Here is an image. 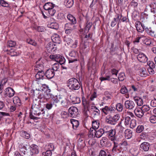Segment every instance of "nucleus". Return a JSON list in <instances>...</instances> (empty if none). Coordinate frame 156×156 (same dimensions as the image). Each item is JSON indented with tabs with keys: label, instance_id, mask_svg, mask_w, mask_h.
<instances>
[{
	"label": "nucleus",
	"instance_id": "obj_43",
	"mask_svg": "<svg viewBox=\"0 0 156 156\" xmlns=\"http://www.w3.org/2000/svg\"><path fill=\"white\" fill-rule=\"evenodd\" d=\"M132 17L133 20L135 21L138 20L139 18V13L136 11L133 12L132 13Z\"/></svg>",
	"mask_w": 156,
	"mask_h": 156
},
{
	"label": "nucleus",
	"instance_id": "obj_28",
	"mask_svg": "<svg viewBox=\"0 0 156 156\" xmlns=\"http://www.w3.org/2000/svg\"><path fill=\"white\" fill-rule=\"evenodd\" d=\"M141 22L139 21H136L135 23V26L137 30L140 33H142L144 30L141 25Z\"/></svg>",
	"mask_w": 156,
	"mask_h": 156
},
{
	"label": "nucleus",
	"instance_id": "obj_55",
	"mask_svg": "<svg viewBox=\"0 0 156 156\" xmlns=\"http://www.w3.org/2000/svg\"><path fill=\"white\" fill-rule=\"evenodd\" d=\"M121 124V122H120L118 123V125L116 126V127L117 128H119V132L120 133H123L124 131V129H125V128L122 126Z\"/></svg>",
	"mask_w": 156,
	"mask_h": 156
},
{
	"label": "nucleus",
	"instance_id": "obj_41",
	"mask_svg": "<svg viewBox=\"0 0 156 156\" xmlns=\"http://www.w3.org/2000/svg\"><path fill=\"white\" fill-rule=\"evenodd\" d=\"M68 19L70 22L71 23L76 24V20L75 18L71 14H69L67 16Z\"/></svg>",
	"mask_w": 156,
	"mask_h": 156
},
{
	"label": "nucleus",
	"instance_id": "obj_33",
	"mask_svg": "<svg viewBox=\"0 0 156 156\" xmlns=\"http://www.w3.org/2000/svg\"><path fill=\"white\" fill-rule=\"evenodd\" d=\"M54 5L51 2H48L45 4L44 6V8L46 11L51 9L54 8Z\"/></svg>",
	"mask_w": 156,
	"mask_h": 156
},
{
	"label": "nucleus",
	"instance_id": "obj_10",
	"mask_svg": "<svg viewBox=\"0 0 156 156\" xmlns=\"http://www.w3.org/2000/svg\"><path fill=\"white\" fill-rule=\"evenodd\" d=\"M70 23H66L64 26V29L65 30V33L67 34H70L72 33L73 30L75 29L74 24Z\"/></svg>",
	"mask_w": 156,
	"mask_h": 156
},
{
	"label": "nucleus",
	"instance_id": "obj_42",
	"mask_svg": "<svg viewBox=\"0 0 156 156\" xmlns=\"http://www.w3.org/2000/svg\"><path fill=\"white\" fill-rule=\"evenodd\" d=\"M141 26L143 27V28L144 30H145V31L146 30H147V29H148L149 28V22H141Z\"/></svg>",
	"mask_w": 156,
	"mask_h": 156
},
{
	"label": "nucleus",
	"instance_id": "obj_56",
	"mask_svg": "<svg viewBox=\"0 0 156 156\" xmlns=\"http://www.w3.org/2000/svg\"><path fill=\"white\" fill-rule=\"evenodd\" d=\"M138 2L136 0H132L130 2V5L134 8H137L138 6Z\"/></svg>",
	"mask_w": 156,
	"mask_h": 156
},
{
	"label": "nucleus",
	"instance_id": "obj_57",
	"mask_svg": "<svg viewBox=\"0 0 156 156\" xmlns=\"http://www.w3.org/2000/svg\"><path fill=\"white\" fill-rule=\"evenodd\" d=\"M27 42L28 43L34 46H36L37 45V43L34 41L30 38L27 39Z\"/></svg>",
	"mask_w": 156,
	"mask_h": 156
},
{
	"label": "nucleus",
	"instance_id": "obj_1",
	"mask_svg": "<svg viewBox=\"0 0 156 156\" xmlns=\"http://www.w3.org/2000/svg\"><path fill=\"white\" fill-rule=\"evenodd\" d=\"M44 109L41 108L38 102H33L32 105V112L30 115L31 119H37L38 118L37 116L43 117L44 115Z\"/></svg>",
	"mask_w": 156,
	"mask_h": 156
},
{
	"label": "nucleus",
	"instance_id": "obj_17",
	"mask_svg": "<svg viewBox=\"0 0 156 156\" xmlns=\"http://www.w3.org/2000/svg\"><path fill=\"white\" fill-rule=\"evenodd\" d=\"M138 61L140 62L145 63L148 60V58L146 55L142 53H140L137 56Z\"/></svg>",
	"mask_w": 156,
	"mask_h": 156
},
{
	"label": "nucleus",
	"instance_id": "obj_50",
	"mask_svg": "<svg viewBox=\"0 0 156 156\" xmlns=\"http://www.w3.org/2000/svg\"><path fill=\"white\" fill-rule=\"evenodd\" d=\"M112 129V127L110 126H105L102 129L104 133H105L106 134L110 130H111V129Z\"/></svg>",
	"mask_w": 156,
	"mask_h": 156
},
{
	"label": "nucleus",
	"instance_id": "obj_8",
	"mask_svg": "<svg viewBox=\"0 0 156 156\" xmlns=\"http://www.w3.org/2000/svg\"><path fill=\"white\" fill-rule=\"evenodd\" d=\"M115 129H112L106 135L109 140L112 141H115L116 140V135Z\"/></svg>",
	"mask_w": 156,
	"mask_h": 156
},
{
	"label": "nucleus",
	"instance_id": "obj_53",
	"mask_svg": "<svg viewBox=\"0 0 156 156\" xmlns=\"http://www.w3.org/2000/svg\"><path fill=\"white\" fill-rule=\"evenodd\" d=\"M13 101L14 104L20 105V99L18 97H14L13 99Z\"/></svg>",
	"mask_w": 156,
	"mask_h": 156
},
{
	"label": "nucleus",
	"instance_id": "obj_7",
	"mask_svg": "<svg viewBox=\"0 0 156 156\" xmlns=\"http://www.w3.org/2000/svg\"><path fill=\"white\" fill-rule=\"evenodd\" d=\"M88 111L90 115V117L91 118H95L98 116L100 113V110L94 106H91L90 108L88 109Z\"/></svg>",
	"mask_w": 156,
	"mask_h": 156
},
{
	"label": "nucleus",
	"instance_id": "obj_29",
	"mask_svg": "<svg viewBox=\"0 0 156 156\" xmlns=\"http://www.w3.org/2000/svg\"><path fill=\"white\" fill-rule=\"evenodd\" d=\"M63 2L64 5L68 8L72 7L74 3V0H64Z\"/></svg>",
	"mask_w": 156,
	"mask_h": 156
},
{
	"label": "nucleus",
	"instance_id": "obj_22",
	"mask_svg": "<svg viewBox=\"0 0 156 156\" xmlns=\"http://www.w3.org/2000/svg\"><path fill=\"white\" fill-rule=\"evenodd\" d=\"M15 94L14 90L11 87L6 88L5 90V94L9 97H12Z\"/></svg>",
	"mask_w": 156,
	"mask_h": 156
},
{
	"label": "nucleus",
	"instance_id": "obj_11",
	"mask_svg": "<svg viewBox=\"0 0 156 156\" xmlns=\"http://www.w3.org/2000/svg\"><path fill=\"white\" fill-rule=\"evenodd\" d=\"M101 111L105 115L114 113L115 109L112 106H105L104 108L100 109Z\"/></svg>",
	"mask_w": 156,
	"mask_h": 156
},
{
	"label": "nucleus",
	"instance_id": "obj_31",
	"mask_svg": "<svg viewBox=\"0 0 156 156\" xmlns=\"http://www.w3.org/2000/svg\"><path fill=\"white\" fill-rule=\"evenodd\" d=\"M60 103L61 105L63 107L68 108L69 106V101L65 98L62 97Z\"/></svg>",
	"mask_w": 156,
	"mask_h": 156
},
{
	"label": "nucleus",
	"instance_id": "obj_6",
	"mask_svg": "<svg viewBox=\"0 0 156 156\" xmlns=\"http://www.w3.org/2000/svg\"><path fill=\"white\" fill-rule=\"evenodd\" d=\"M88 96H87L86 98L84 97H82V103L83 106L82 108L83 113L85 116L86 119L88 117L87 112L88 110Z\"/></svg>",
	"mask_w": 156,
	"mask_h": 156
},
{
	"label": "nucleus",
	"instance_id": "obj_44",
	"mask_svg": "<svg viewBox=\"0 0 156 156\" xmlns=\"http://www.w3.org/2000/svg\"><path fill=\"white\" fill-rule=\"evenodd\" d=\"M44 75V73L43 71H38L37 73L35 75V77L37 79H41Z\"/></svg>",
	"mask_w": 156,
	"mask_h": 156
},
{
	"label": "nucleus",
	"instance_id": "obj_51",
	"mask_svg": "<svg viewBox=\"0 0 156 156\" xmlns=\"http://www.w3.org/2000/svg\"><path fill=\"white\" fill-rule=\"evenodd\" d=\"M93 137H88V144L92 146L95 144L96 142V140Z\"/></svg>",
	"mask_w": 156,
	"mask_h": 156
},
{
	"label": "nucleus",
	"instance_id": "obj_47",
	"mask_svg": "<svg viewBox=\"0 0 156 156\" xmlns=\"http://www.w3.org/2000/svg\"><path fill=\"white\" fill-rule=\"evenodd\" d=\"M140 75L141 76H146L147 75V73L145 68H141L140 71Z\"/></svg>",
	"mask_w": 156,
	"mask_h": 156
},
{
	"label": "nucleus",
	"instance_id": "obj_61",
	"mask_svg": "<svg viewBox=\"0 0 156 156\" xmlns=\"http://www.w3.org/2000/svg\"><path fill=\"white\" fill-rule=\"evenodd\" d=\"M125 77V74L124 73H121L119 75L118 78L120 81H123Z\"/></svg>",
	"mask_w": 156,
	"mask_h": 156
},
{
	"label": "nucleus",
	"instance_id": "obj_4",
	"mask_svg": "<svg viewBox=\"0 0 156 156\" xmlns=\"http://www.w3.org/2000/svg\"><path fill=\"white\" fill-rule=\"evenodd\" d=\"M120 116L118 114L114 115L112 117L110 116H108L105 118V122L108 124L115 125L116 124Z\"/></svg>",
	"mask_w": 156,
	"mask_h": 156
},
{
	"label": "nucleus",
	"instance_id": "obj_45",
	"mask_svg": "<svg viewBox=\"0 0 156 156\" xmlns=\"http://www.w3.org/2000/svg\"><path fill=\"white\" fill-rule=\"evenodd\" d=\"M95 129L94 128H90L89 132H88V137H95Z\"/></svg>",
	"mask_w": 156,
	"mask_h": 156
},
{
	"label": "nucleus",
	"instance_id": "obj_52",
	"mask_svg": "<svg viewBox=\"0 0 156 156\" xmlns=\"http://www.w3.org/2000/svg\"><path fill=\"white\" fill-rule=\"evenodd\" d=\"M21 134L22 136L26 139H29L30 138V135L26 131H22L21 132Z\"/></svg>",
	"mask_w": 156,
	"mask_h": 156
},
{
	"label": "nucleus",
	"instance_id": "obj_5",
	"mask_svg": "<svg viewBox=\"0 0 156 156\" xmlns=\"http://www.w3.org/2000/svg\"><path fill=\"white\" fill-rule=\"evenodd\" d=\"M49 57L51 59L57 62L60 65L64 64L66 61L65 58L59 55H51Z\"/></svg>",
	"mask_w": 156,
	"mask_h": 156
},
{
	"label": "nucleus",
	"instance_id": "obj_20",
	"mask_svg": "<svg viewBox=\"0 0 156 156\" xmlns=\"http://www.w3.org/2000/svg\"><path fill=\"white\" fill-rule=\"evenodd\" d=\"M38 152V147L37 146L34 144H32L30 146V153L31 155L37 154Z\"/></svg>",
	"mask_w": 156,
	"mask_h": 156
},
{
	"label": "nucleus",
	"instance_id": "obj_63",
	"mask_svg": "<svg viewBox=\"0 0 156 156\" xmlns=\"http://www.w3.org/2000/svg\"><path fill=\"white\" fill-rule=\"evenodd\" d=\"M59 68V65L58 63H56L54 64L52 66V69H51L54 71H57Z\"/></svg>",
	"mask_w": 156,
	"mask_h": 156
},
{
	"label": "nucleus",
	"instance_id": "obj_59",
	"mask_svg": "<svg viewBox=\"0 0 156 156\" xmlns=\"http://www.w3.org/2000/svg\"><path fill=\"white\" fill-rule=\"evenodd\" d=\"M144 129V127L143 125L138 126L136 129V131L137 133H140L143 131Z\"/></svg>",
	"mask_w": 156,
	"mask_h": 156
},
{
	"label": "nucleus",
	"instance_id": "obj_12",
	"mask_svg": "<svg viewBox=\"0 0 156 156\" xmlns=\"http://www.w3.org/2000/svg\"><path fill=\"white\" fill-rule=\"evenodd\" d=\"M120 16V14H116L115 16V17L113 18V20L111 22V26L112 27H114L117 23V26L118 27H119V26L121 23Z\"/></svg>",
	"mask_w": 156,
	"mask_h": 156
},
{
	"label": "nucleus",
	"instance_id": "obj_64",
	"mask_svg": "<svg viewBox=\"0 0 156 156\" xmlns=\"http://www.w3.org/2000/svg\"><path fill=\"white\" fill-rule=\"evenodd\" d=\"M20 148V151L22 152L24 154H25L26 151L27 150L26 147L25 146L22 144H20L19 146Z\"/></svg>",
	"mask_w": 156,
	"mask_h": 156
},
{
	"label": "nucleus",
	"instance_id": "obj_21",
	"mask_svg": "<svg viewBox=\"0 0 156 156\" xmlns=\"http://www.w3.org/2000/svg\"><path fill=\"white\" fill-rule=\"evenodd\" d=\"M100 144L101 146L103 147H105L111 145V143L108 140V139L105 137H102L101 139L100 140Z\"/></svg>",
	"mask_w": 156,
	"mask_h": 156
},
{
	"label": "nucleus",
	"instance_id": "obj_58",
	"mask_svg": "<svg viewBox=\"0 0 156 156\" xmlns=\"http://www.w3.org/2000/svg\"><path fill=\"white\" fill-rule=\"evenodd\" d=\"M49 27L52 29H57L58 28V25L56 23H52L49 24Z\"/></svg>",
	"mask_w": 156,
	"mask_h": 156
},
{
	"label": "nucleus",
	"instance_id": "obj_30",
	"mask_svg": "<svg viewBox=\"0 0 156 156\" xmlns=\"http://www.w3.org/2000/svg\"><path fill=\"white\" fill-rule=\"evenodd\" d=\"M125 137L127 139H130L132 136V131L129 129H126L124 132Z\"/></svg>",
	"mask_w": 156,
	"mask_h": 156
},
{
	"label": "nucleus",
	"instance_id": "obj_14",
	"mask_svg": "<svg viewBox=\"0 0 156 156\" xmlns=\"http://www.w3.org/2000/svg\"><path fill=\"white\" fill-rule=\"evenodd\" d=\"M69 115L72 117H75L78 114V111L77 108L75 107H70L68 110Z\"/></svg>",
	"mask_w": 156,
	"mask_h": 156
},
{
	"label": "nucleus",
	"instance_id": "obj_48",
	"mask_svg": "<svg viewBox=\"0 0 156 156\" xmlns=\"http://www.w3.org/2000/svg\"><path fill=\"white\" fill-rule=\"evenodd\" d=\"M20 51L17 52L14 51L13 50L11 49L9 52V54L11 56H17L20 53Z\"/></svg>",
	"mask_w": 156,
	"mask_h": 156
},
{
	"label": "nucleus",
	"instance_id": "obj_46",
	"mask_svg": "<svg viewBox=\"0 0 156 156\" xmlns=\"http://www.w3.org/2000/svg\"><path fill=\"white\" fill-rule=\"evenodd\" d=\"M145 31L148 35L152 37L155 36V32L154 30H152L151 27H149V28L147 29Z\"/></svg>",
	"mask_w": 156,
	"mask_h": 156
},
{
	"label": "nucleus",
	"instance_id": "obj_40",
	"mask_svg": "<svg viewBox=\"0 0 156 156\" xmlns=\"http://www.w3.org/2000/svg\"><path fill=\"white\" fill-rule=\"evenodd\" d=\"M140 108L144 113L147 112V113L148 114L150 112H151V111H150V107L148 105H144Z\"/></svg>",
	"mask_w": 156,
	"mask_h": 156
},
{
	"label": "nucleus",
	"instance_id": "obj_35",
	"mask_svg": "<svg viewBox=\"0 0 156 156\" xmlns=\"http://www.w3.org/2000/svg\"><path fill=\"white\" fill-rule=\"evenodd\" d=\"M71 123L72 124L73 127V129H76L78 126L79 124V121L74 119L70 120Z\"/></svg>",
	"mask_w": 156,
	"mask_h": 156
},
{
	"label": "nucleus",
	"instance_id": "obj_24",
	"mask_svg": "<svg viewBox=\"0 0 156 156\" xmlns=\"http://www.w3.org/2000/svg\"><path fill=\"white\" fill-rule=\"evenodd\" d=\"M148 9H150L151 12L153 14L154 16L156 17V7L153 8L152 5L149 4L146 6L145 11L147 12Z\"/></svg>",
	"mask_w": 156,
	"mask_h": 156
},
{
	"label": "nucleus",
	"instance_id": "obj_15",
	"mask_svg": "<svg viewBox=\"0 0 156 156\" xmlns=\"http://www.w3.org/2000/svg\"><path fill=\"white\" fill-rule=\"evenodd\" d=\"M64 40L67 42V44H71V47L73 48H76L77 46V44H78V41L75 40L74 42L73 43V41L71 38L69 36H67L64 39Z\"/></svg>",
	"mask_w": 156,
	"mask_h": 156
},
{
	"label": "nucleus",
	"instance_id": "obj_62",
	"mask_svg": "<svg viewBox=\"0 0 156 156\" xmlns=\"http://www.w3.org/2000/svg\"><path fill=\"white\" fill-rule=\"evenodd\" d=\"M7 44L9 47H14L16 44V42L13 41H8Z\"/></svg>",
	"mask_w": 156,
	"mask_h": 156
},
{
	"label": "nucleus",
	"instance_id": "obj_49",
	"mask_svg": "<svg viewBox=\"0 0 156 156\" xmlns=\"http://www.w3.org/2000/svg\"><path fill=\"white\" fill-rule=\"evenodd\" d=\"M34 69L35 70H38V71H43L44 69L43 66L41 64H37L35 66Z\"/></svg>",
	"mask_w": 156,
	"mask_h": 156
},
{
	"label": "nucleus",
	"instance_id": "obj_36",
	"mask_svg": "<svg viewBox=\"0 0 156 156\" xmlns=\"http://www.w3.org/2000/svg\"><path fill=\"white\" fill-rule=\"evenodd\" d=\"M142 41L144 44L147 45H150L151 43V41L150 39L147 38L144 36L142 37Z\"/></svg>",
	"mask_w": 156,
	"mask_h": 156
},
{
	"label": "nucleus",
	"instance_id": "obj_3",
	"mask_svg": "<svg viewBox=\"0 0 156 156\" xmlns=\"http://www.w3.org/2000/svg\"><path fill=\"white\" fill-rule=\"evenodd\" d=\"M87 25L86 26L84 29V30L82 31V34L81 35V38L83 42L82 46V48L84 50L87 48L88 45V39L87 33H88V31L87 30Z\"/></svg>",
	"mask_w": 156,
	"mask_h": 156
},
{
	"label": "nucleus",
	"instance_id": "obj_26",
	"mask_svg": "<svg viewBox=\"0 0 156 156\" xmlns=\"http://www.w3.org/2000/svg\"><path fill=\"white\" fill-rule=\"evenodd\" d=\"M134 112L135 115L140 118H141L144 115V113L140 108H136L134 110Z\"/></svg>",
	"mask_w": 156,
	"mask_h": 156
},
{
	"label": "nucleus",
	"instance_id": "obj_18",
	"mask_svg": "<svg viewBox=\"0 0 156 156\" xmlns=\"http://www.w3.org/2000/svg\"><path fill=\"white\" fill-rule=\"evenodd\" d=\"M150 144L148 142H144L140 145V150L142 151L147 152L149 150Z\"/></svg>",
	"mask_w": 156,
	"mask_h": 156
},
{
	"label": "nucleus",
	"instance_id": "obj_16",
	"mask_svg": "<svg viewBox=\"0 0 156 156\" xmlns=\"http://www.w3.org/2000/svg\"><path fill=\"white\" fill-rule=\"evenodd\" d=\"M46 48L49 52H55L57 49L55 44H54L53 43L51 42H49L47 44Z\"/></svg>",
	"mask_w": 156,
	"mask_h": 156
},
{
	"label": "nucleus",
	"instance_id": "obj_39",
	"mask_svg": "<svg viewBox=\"0 0 156 156\" xmlns=\"http://www.w3.org/2000/svg\"><path fill=\"white\" fill-rule=\"evenodd\" d=\"M0 5L4 7H10L9 3L5 0H0Z\"/></svg>",
	"mask_w": 156,
	"mask_h": 156
},
{
	"label": "nucleus",
	"instance_id": "obj_54",
	"mask_svg": "<svg viewBox=\"0 0 156 156\" xmlns=\"http://www.w3.org/2000/svg\"><path fill=\"white\" fill-rule=\"evenodd\" d=\"M123 105L120 103H118L116 105L117 110L119 112H121L123 110Z\"/></svg>",
	"mask_w": 156,
	"mask_h": 156
},
{
	"label": "nucleus",
	"instance_id": "obj_13",
	"mask_svg": "<svg viewBox=\"0 0 156 156\" xmlns=\"http://www.w3.org/2000/svg\"><path fill=\"white\" fill-rule=\"evenodd\" d=\"M124 106L127 109L133 110L135 108V104L133 101L130 100H127L125 101Z\"/></svg>",
	"mask_w": 156,
	"mask_h": 156
},
{
	"label": "nucleus",
	"instance_id": "obj_37",
	"mask_svg": "<svg viewBox=\"0 0 156 156\" xmlns=\"http://www.w3.org/2000/svg\"><path fill=\"white\" fill-rule=\"evenodd\" d=\"M104 133L102 129H100L97 131L95 130V134L94 135H95V137L96 136L99 138L101 137Z\"/></svg>",
	"mask_w": 156,
	"mask_h": 156
},
{
	"label": "nucleus",
	"instance_id": "obj_19",
	"mask_svg": "<svg viewBox=\"0 0 156 156\" xmlns=\"http://www.w3.org/2000/svg\"><path fill=\"white\" fill-rule=\"evenodd\" d=\"M45 98L46 99L52 98V101H54V102L55 103H60L62 97H61L60 96H55L53 97L52 94H47V96H45Z\"/></svg>",
	"mask_w": 156,
	"mask_h": 156
},
{
	"label": "nucleus",
	"instance_id": "obj_27",
	"mask_svg": "<svg viewBox=\"0 0 156 156\" xmlns=\"http://www.w3.org/2000/svg\"><path fill=\"white\" fill-rule=\"evenodd\" d=\"M51 39L53 42L60 44L61 42V39L59 35L54 34L51 37Z\"/></svg>",
	"mask_w": 156,
	"mask_h": 156
},
{
	"label": "nucleus",
	"instance_id": "obj_2",
	"mask_svg": "<svg viewBox=\"0 0 156 156\" xmlns=\"http://www.w3.org/2000/svg\"><path fill=\"white\" fill-rule=\"evenodd\" d=\"M67 85L69 89L73 91L78 90L80 87L79 82L74 78L69 79L67 81Z\"/></svg>",
	"mask_w": 156,
	"mask_h": 156
},
{
	"label": "nucleus",
	"instance_id": "obj_60",
	"mask_svg": "<svg viewBox=\"0 0 156 156\" xmlns=\"http://www.w3.org/2000/svg\"><path fill=\"white\" fill-rule=\"evenodd\" d=\"M45 148L48 150L52 151L54 149V146L53 144H50L48 145H46L45 147Z\"/></svg>",
	"mask_w": 156,
	"mask_h": 156
},
{
	"label": "nucleus",
	"instance_id": "obj_38",
	"mask_svg": "<svg viewBox=\"0 0 156 156\" xmlns=\"http://www.w3.org/2000/svg\"><path fill=\"white\" fill-rule=\"evenodd\" d=\"M92 128H94V129H97L99 127L100 123L99 121L98 120H96L92 121Z\"/></svg>",
	"mask_w": 156,
	"mask_h": 156
},
{
	"label": "nucleus",
	"instance_id": "obj_32",
	"mask_svg": "<svg viewBox=\"0 0 156 156\" xmlns=\"http://www.w3.org/2000/svg\"><path fill=\"white\" fill-rule=\"evenodd\" d=\"M70 99L73 104H78L80 103V100L79 98L77 97H73L70 96Z\"/></svg>",
	"mask_w": 156,
	"mask_h": 156
},
{
	"label": "nucleus",
	"instance_id": "obj_23",
	"mask_svg": "<svg viewBox=\"0 0 156 156\" xmlns=\"http://www.w3.org/2000/svg\"><path fill=\"white\" fill-rule=\"evenodd\" d=\"M133 100L136 104L138 106H141L144 104V102L143 99L139 96L134 97Z\"/></svg>",
	"mask_w": 156,
	"mask_h": 156
},
{
	"label": "nucleus",
	"instance_id": "obj_9",
	"mask_svg": "<svg viewBox=\"0 0 156 156\" xmlns=\"http://www.w3.org/2000/svg\"><path fill=\"white\" fill-rule=\"evenodd\" d=\"M69 55L70 56L69 58V63H73L75 61H78V53L76 51H72L69 53Z\"/></svg>",
	"mask_w": 156,
	"mask_h": 156
},
{
	"label": "nucleus",
	"instance_id": "obj_25",
	"mask_svg": "<svg viewBox=\"0 0 156 156\" xmlns=\"http://www.w3.org/2000/svg\"><path fill=\"white\" fill-rule=\"evenodd\" d=\"M45 75L47 78L51 79L54 76V72L52 69H48L45 73Z\"/></svg>",
	"mask_w": 156,
	"mask_h": 156
},
{
	"label": "nucleus",
	"instance_id": "obj_34",
	"mask_svg": "<svg viewBox=\"0 0 156 156\" xmlns=\"http://www.w3.org/2000/svg\"><path fill=\"white\" fill-rule=\"evenodd\" d=\"M148 15L146 13L142 12L140 15V20L141 22H148Z\"/></svg>",
	"mask_w": 156,
	"mask_h": 156
}]
</instances>
